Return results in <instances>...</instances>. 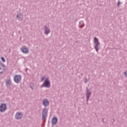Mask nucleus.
<instances>
[{"mask_svg":"<svg viewBox=\"0 0 127 127\" xmlns=\"http://www.w3.org/2000/svg\"><path fill=\"white\" fill-rule=\"evenodd\" d=\"M94 49H95L96 52H98L99 51V50H100V48L101 46V44L100 43V42H99V39H98V38L95 37L94 38Z\"/></svg>","mask_w":127,"mask_h":127,"instance_id":"nucleus-1","label":"nucleus"},{"mask_svg":"<svg viewBox=\"0 0 127 127\" xmlns=\"http://www.w3.org/2000/svg\"><path fill=\"white\" fill-rule=\"evenodd\" d=\"M48 113V109L46 108H44L42 113V120H45L43 122V124H45V122H46V117H47Z\"/></svg>","mask_w":127,"mask_h":127,"instance_id":"nucleus-2","label":"nucleus"},{"mask_svg":"<svg viewBox=\"0 0 127 127\" xmlns=\"http://www.w3.org/2000/svg\"><path fill=\"white\" fill-rule=\"evenodd\" d=\"M51 85V83H50V80H49V78H45L44 82L42 85H41V88H43L44 87H46V88H50Z\"/></svg>","mask_w":127,"mask_h":127,"instance_id":"nucleus-3","label":"nucleus"},{"mask_svg":"<svg viewBox=\"0 0 127 127\" xmlns=\"http://www.w3.org/2000/svg\"><path fill=\"white\" fill-rule=\"evenodd\" d=\"M86 104L88 105V102H89L90 97H91V95H92V91L88 89V87H86Z\"/></svg>","mask_w":127,"mask_h":127,"instance_id":"nucleus-4","label":"nucleus"},{"mask_svg":"<svg viewBox=\"0 0 127 127\" xmlns=\"http://www.w3.org/2000/svg\"><path fill=\"white\" fill-rule=\"evenodd\" d=\"M7 109L5 103H2L0 105V113H4Z\"/></svg>","mask_w":127,"mask_h":127,"instance_id":"nucleus-5","label":"nucleus"},{"mask_svg":"<svg viewBox=\"0 0 127 127\" xmlns=\"http://www.w3.org/2000/svg\"><path fill=\"white\" fill-rule=\"evenodd\" d=\"M21 81V75H16L14 77V81L15 83L18 84Z\"/></svg>","mask_w":127,"mask_h":127,"instance_id":"nucleus-6","label":"nucleus"},{"mask_svg":"<svg viewBox=\"0 0 127 127\" xmlns=\"http://www.w3.org/2000/svg\"><path fill=\"white\" fill-rule=\"evenodd\" d=\"M44 29L45 30L44 34L46 35H48L51 31L49 28H48V27H47L46 25L44 26Z\"/></svg>","mask_w":127,"mask_h":127,"instance_id":"nucleus-7","label":"nucleus"},{"mask_svg":"<svg viewBox=\"0 0 127 127\" xmlns=\"http://www.w3.org/2000/svg\"><path fill=\"white\" fill-rule=\"evenodd\" d=\"M23 116V114H22V113L20 112H17L15 115V119H16L17 120H21Z\"/></svg>","mask_w":127,"mask_h":127,"instance_id":"nucleus-8","label":"nucleus"},{"mask_svg":"<svg viewBox=\"0 0 127 127\" xmlns=\"http://www.w3.org/2000/svg\"><path fill=\"white\" fill-rule=\"evenodd\" d=\"M58 123V119L56 117H54L52 119V126H55L56 124Z\"/></svg>","mask_w":127,"mask_h":127,"instance_id":"nucleus-9","label":"nucleus"},{"mask_svg":"<svg viewBox=\"0 0 127 127\" xmlns=\"http://www.w3.org/2000/svg\"><path fill=\"white\" fill-rule=\"evenodd\" d=\"M21 51L22 52V53H24V54H27L28 52H29V50H28V48H21Z\"/></svg>","mask_w":127,"mask_h":127,"instance_id":"nucleus-10","label":"nucleus"},{"mask_svg":"<svg viewBox=\"0 0 127 127\" xmlns=\"http://www.w3.org/2000/svg\"><path fill=\"white\" fill-rule=\"evenodd\" d=\"M43 105L44 107H48L49 106V101L47 99H45L43 101Z\"/></svg>","mask_w":127,"mask_h":127,"instance_id":"nucleus-11","label":"nucleus"},{"mask_svg":"<svg viewBox=\"0 0 127 127\" xmlns=\"http://www.w3.org/2000/svg\"><path fill=\"white\" fill-rule=\"evenodd\" d=\"M16 18H17L18 20L19 21H21V20H23V15L21 14V13H17L16 15Z\"/></svg>","mask_w":127,"mask_h":127,"instance_id":"nucleus-12","label":"nucleus"},{"mask_svg":"<svg viewBox=\"0 0 127 127\" xmlns=\"http://www.w3.org/2000/svg\"><path fill=\"white\" fill-rule=\"evenodd\" d=\"M5 83L6 86H9V85H10V84H11V81H10V80L9 79H6L5 81Z\"/></svg>","mask_w":127,"mask_h":127,"instance_id":"nucleus-13","label":"nucleus"},{"mask_svg":"<svg viewBox=\"0 0 127 127\" xmlns=\"http://www.w3.org/2000/svg\"><path fill=\"white\" fill-rule=\"evenodd\" d=\"M121 4H122V2H121L120 0L118 1V3H117L118 7H119L120 6V5H121Z\"/></svg>","mask_w":127,"mask_h":127,"instance_id":"nucleus-14","label":"nucleus"},{"mask_svg":"<svg viewBox=\"0 0 127 127\" xmlns=\"http://www.w3.org/2000/svg\"><path fill=\"white\" fill-rule=\"evenodd\" d=\"M45 78V76H43L41 77V82H43L44 81V78Z\"/></svg>","mask_w":127,"mask_h":127,"instance_id":"nucleus-15","label":"nucleus"},{"mask_svg":"<svg viewBox=\"0 0 127 127\" xmlns=\"http://www.w3.org/2000/svg\"><path fill=\"white\" fill-rule=\"evenodd\" d=\"M1 61H2V62H5V59H4V58H3V57H1Z\"/></svg>","mask_w":127,"mask_h":127,"instance_id":"nucleus-16","label":"nucleus"},{"mask_svg":"<svg viewBox=\"0 0 127 127\" xmlns=\"http://www.w3.org/2000/svg\"><path fill=\"white\" fill-rule=\"evenodd\" d=\"M85 26V24H83L79 26V28H83Z\"/></svg>","mask_w":127,"mask_h":127,"instance_id":"nucleus-17","label":"nucleus"},{"mask_svg":"<svg viewBox=\"0 0 127 127\" xmlns=\"http://www.w3.org/2000/svg\"><path fill=\"white\" fill-rule=\"evenodd\" d=\"M84 83H85V84H87V83H88V78H85L84 79Z\"/></svg>","mask_w":127,"mask_h":127,"instance_id":"nucleus-18","label":"nucleus"},{"mask_svg":"<svg viewBox=\"0 0 127 127\" xmlns=\"http://www.w3.org/2000/svg\"><path fill=\"white\" fill-rule=\"evenodd\" d=\"M0 64H1V66H2V67L5 66V65H4V64H3L2 63H1Z\"/></svg>","mask_w":127,"mask_h":127,"instance_id":"nucleus-19","label":"nucleus"},{"mask_svg":"<svg viewBox=\"0 0 127 127\" xmlns=\"http://www.w3.org/2000/svg\"><path fill=\"white\" fill-rule=\"evenodd\" d=\"M124 74H125L126 77H127V71H126L124 72Z\"/></svg>","mask_w":127,"mask_h":127,"instance_id":"nucleus-20","label":"nucleus"},{"mask_svg":"<svg viewBox=\"0 0 127 127\" xmlns=\"http://www.w3.org/2000/svg\"><path fill=\"white\" fill-rule=\"evenodd\" d=\"M30 87L31 90H34V88H33V87H32V86L30 85Z\"/></svg>","mask_w":127,"mask_h":127,"instance_id":"nucleus-21","label":"nucleus"},{"mask_svg":"<svg viewBox=\"0 0 127 127\" xmlns=\"http://www.w3.org/2000/svg\"><path fill=\"white\" fill-rule=\"evenodd\" d=\"M104 120H105V119H104V118H103V119H102V121L103 123H105V121H104Z\"/></svg>","mask_w":127,"mask_h":127,"instance_id":"nucleus-22","label":"nucleus"},{"mask_svg":"<svg viewBox=\"0 0 127 127\" xmlns=\"http://www.w3.org/2000/svg\"><path fill=\"white\" fill-rule=\"evenodd\" d=\"M3 73V71H1L0 72V74H2Z\"/></svg>","mask_w":127,"mask_h":127,"instance_id":"nucleus-23","label":"nucleus"},{"mask_svg":"<svg viewBox=\"0 0 127 127\" xmlns=\"http://www.w3.org/2000/svg\"><path fill=\"white\" fill-rule=\"evenodd\" d=\"M5 68H3V71H5Z\"/></svg>","mask_w":127,"mask_h":127,"instance_id":"nucleus-24","label":"nucleus"},{"mask_svg":"<svg viewBox=\"0 0 127 127\" xmlns=\"http://www.w3.org/2000/svg\"><path fill=\"white\" fill-rule=\"evenodd\" d=\"M81 23V21L79 22V24H80Z\"/></svg>","mask_w":127,"mask_h":127,"instance_id":"nucleus-25","label":"nucleus"},{"mask_svg":"<svg viewBox=\"0 0 127 127\" xmlns=\"http://www.w3.org/2000/svg\"><path fill=\"white\" fill-rule=\"evenodd\" d=\"M0 70H1V67H0Z\"/></svg>","mask_w":127,"mask_h":127,"instance_id":"nucleus-26","label":"nucleus"},{"mask_svg":"<svg viewBox=\"0 0 127 127\" xmlns=\"http://www.w3.org/2000/svg\"><path fill=\"white\" fill-rule=\"evenodd\" d=\"M81 76H83V74L81 73Z\"/></svg>","mask_w":127,"mask_h":127,"instance_id":"nucleus-27","label":"nucleus"},{"mask_svg":"<svg viewBox=\"0 0 127 127\" xmlns=\"http://www.w3.org/2000/svg\"><path fill=\"white\" fill-rule=\"evenodd\" d=\"M113 120L115 121V119H113Z\"/></svg>","mask_w":127,"mask_h":127,"instance_id":"nucleus-28","label":"nucleus"}]
</instances>
